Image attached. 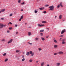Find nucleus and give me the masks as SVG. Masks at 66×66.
Returning <instances> with one entry per match:
<instances>
[{
  "instance_id": "1",
  "label": "nucleus",
  "mask_w": 66,
  "mask_h": 66,
  "mask_svg": "<svg viewBox=\"0 0 66 66\" xmlns=\"http://www.w3.org/2000/svg\"><path fill=\"white\" fill-rule=\"evenodd\" d=\"M54 6H53V5H52L51 6H50L49 7V8H50V9H49L50 11H51V10L53 11L54 9Z\"/></svg>"
},
{
  "instance_id": "2",
  "label": "nucleus",
  "mask_w": 66,
  "mask_h": 66,
  "mask_svg": "<svg viewBox=\"0 0 66 66\" xmlns=\"http://www.w3.org/2000/svg\"><path fill=\"white\" fill-rule=\"evenodd\" d=\"M37 26L38 27H44V26H45L44 24H38Z\"/></svg>"
},
{
  "instance_id": "3",
  "label": "nucleus",
  "mask_w": 66,
  "mask_h": 66,
  "mask_svg": "<svg viewBox=\"0 0 66 66\" xmlns=\"http://www.w3.org/2000/svg\"><path fill=\"white\" fill-rule=\"evenodd\" d=\"M57 53L59 54H63L64 53L62 51H59L57 52Z\"/></svg>"
},
{
  "instance_id": "4",
  "label": "nucleus",
  "mask_w": 66,
  "mask_h": 66,
  "mask_svg": "<svg viewBox=\"0 0 66 66\" xmlns=\"http://www.w3.org/2000/svg\"><path fill=\"white\" fill-rule=\"evenodd\" d=\"M65 31H66V30L65 29H63V30H62L61 32V34H64V33H65Z\"/></svg>"
},
{
  "instance_id": "5",
  "label": "nucleus",
  "mask_w": 66,
  "mask_h": 66,
  "mask_svg": "<svg viewBox=\"0 0 66 66\" xmlns=\"http://www.w3.org/2000/svg\"><path fill=\"white\" fill-rule=\"evenodd\" d=\"M29 53L30 54H31V56H33L34 55V53L32 52V51H30Z\"/></svg>"
},
{
  "instance_id": "6",
  "label": "nucleus",
  "mask_w": 66,
  "mask_h": 66,
  "mask_svg": "<svg viewBox=\"0 0 66 66\" xmlns=\"http://www.w3.org/2000/svg\"><path fill=\"white\" fill-rule=\"evenodd\" d=\"M0 27H0L1 28H3V24H2V23H0Z\"/></svg>"
},
{
  "instance_id": "7",
  "label": "nucleus",
  "mask_w": 66,
  "mask_h": 66,
  "mask_svg": "<svg viewBox=\"0 0 66 66\" xmlns=\"http://www.w3.org/2000/svg\"><path fill=\"white\" fill-rule=\"evenodd\" d=\"M12 41L13 39H11L10 41L8 42L7 43L8 44H10V43H11L12 42Z\"/></svg>"
},
{
  "instance_id": "8",
  "label": "nucleus",
  "mask_w": 66,
  "mask_h": 66,
  "mask_svg": "<svg viewBox=\"0 0 66 66\" xmlns=\"http://www.w3.org/2000/svg\"><path fill=\"white\" fill-rule=\"evenodd\" d=\"M44 62H42L41 63V65H40V66H44Z\"/></svg>"
},
{
  "instance_id": "9",
  "label": "nucleus",
  "mask_w": 66,
  "mask_h": 66,
  "mask_svg": "<svg viewBox=\"0 0 66 66\" xmlns=\"http://www.w3.org/2000/svg\"><path fill=\"white\" fill-rule=\"evenodd\" d=\"M26 55L27 56L29 55H30V53H29V52H27L26 54Z\"/></svg>"
},
{
  "instance_id": "10",
  "label": "nucleus",
  "mask_w": 66,
  "mask_h": 66,
  "mask_svg": "<svg viewBox=\"0 0 66 66\" xmlns=\"http://www.w3.org/2000/svg\"><path fill=\"white\" fill-rule=\"evenodd\" d=\"M53 41L54 43H58L57 41L56 40H54V39Z\"/></svg>"
},
{
  "instance_id": "11",
  "label": "nucleus",
  "mask_w": 66,
  "mask_h": 66,
  "mask_svg": "<svg viewBox=\"0 0 66 66\" xmlns=\"http://www.w3.org/2000/svg\"><path fill=\"white\" fill-rule=\"evenodd\" d=\"M59 19H62V15H60L59 16Z\"/></svg>"
},
{
  "instance_id": "12",
  "label": "nucleus",
  "mask_w": 66,
  "mask_h": 66,
  "mask_svg": "<svg viewBox=\"0 0 66 66\" xmlns=\"http://www.w3.org/2000/svg\"><path fill=\"white\" fill-rule=\"evenodd\" d=\"M60 5L61 7H63V5H62V2L60 3Z\"/></svg>"
},
{
  "instance_id": "13",
  "label": "nucleus",
  "mask_w": 66,
  "mask_h": 66,
  "mask_svg": "<svg viewBox=\"0 0 66 66\" xmlns=\"http://www.w3.org/2000/svg\"><path fill=\"white\" fill-rule=\"evenodd\" d=\"M42 23H47V22L46 21H43L42 22Z\"/></svg>"
},
{
  "instance_id": "14",
  "label": "nucleus",
  "mask_w": 66,
  "mask_h": 66,
  "mask_svg": "<svg viewBox=\"0 0 66 66\" xmlns=\"http://www.w3.org/2000/svg\"><path fill=\"white\" fill-rule=\"evenodd\" d=\"M56 66H60V63H56Z\"/></svg>"
},
{
  "instance_id": "15",
  "label": "nucleus",
  "mask_w": 66,
  "mask_h": 66,
  "mask_svg": "<svg viewBox=\"0 0 66 66\" xmlns=\"http://www.w3.org/2000/svg\"><path fill=\"white\" fill-rule=\"evenodd\" d=\"M39 9L40 10H43L44 9V7L39 8Z\"/></svg>"
},
{
  "instance_id": "16",
  "label": "nucleus",
  "mask_w": 66,
  "mask_h": 66,
  "mask_svg": "<svg viewBox=\"0 0 66 66\" xmlns=\"http://www.w3.org/2000/svg\"><path fill=\"white\" fill-rule=\"evenodd\" d=\"M5 9H3L1 10V12H3L5 11Z\"/></svg>"
},
{
  "instance_id": "17",
  "label": "nucleus",
  "mask_w": 66,
  "mask_h": 66,
  "mask_svg": "<svg viewBox=\"0 0 66 66\" xmlns=\"http://www.w3.org/2000/svg\"><path fill=\"white\" fill-rule=\"evenodd\" d=\"M54 47L55 48H57V45H54Z\"/></svg>"
},
{
  "instance_id": "18",
  "label": "nucleus",
  "mask_w": 66,
  "mask_h": 66,
  "mask_svg": "<svg viewBox=\"0 0 66 66\" xmlns=\"http://www.w3.org/2000/svg\"><path fill=\"white\" fill-rule=\"evenodd\" d=\"M31 34V33L30 32H29L28 33V35L29 36H30Z\"/></svg>"
},
{
  "instance_id": "19",
  "label": "nucleus",
  "mask_w": 66,
  "mask_h": 66,
  "mask_svg": "<svg viewBox=\"0 0 66 66\" xmlns=\"http://www.w3.org/2000/svg\"><path fill=\"white\" fill-rule=\"evenodd\" d=\"M41 39L42 40H43V41L45 40V38H43V37H41Z\"/></svg>"
},
{
  "instance_id": "20",
  "label": "nucleus",
  "mask_w": 66,
  "mask_h": 66,
  "mask_svg": "<svg viewBox=\"0 0 66 66\" xmlns=\"http://www.w3.org/2000/svg\"><path fill=\"white\" fill-rule=\"evenodd\" d=\"M29 61L30 62H32V61H33V60H32V59H30L29 60Z\"/></svg>"
},
{
  "instance_id": "21",
  "label": "nucleus",
  "mask_w": 66,
  "mask_h": 66,
  "mask_svg": "<svg viewBox=\"0 0 66 66\" xmlns=\"http://www.w3.org/2000/svg\"><path fill=\"white\" fill-rule=\"evenodd\" d=\"M35 13H37V10H35L34 11Z\"/></svg>"
},
{
  "instance_id": "22",
  "label": "nucleus",
  "mask_w": 66,
  "mask_h": 66,
  "mask_svg": "<svg viewBox=\"0 0 66 66\" xmlns=\"http://www.w3.org/2000/svg\"><path fill=\"white\" fill-rule=\"evenodd\" d=\"M62 44H65L66 42H62Z\"/></svg>"
},
{
  "instance_id": "23",
  "label": "nucleus",
  "mask_w": 66,
  "mask_h": 66,
  "mask_svg": "<svg viewBox=\"0 0 66 66\" xmlns=\"http://www.w3.org/2000/svg\"><path fill=\"white\" fill-rule=\"evenodd\" d=\"M8 61V59L7 58L5 59V62H7Z\"/></svg>"
},
{
  "instance_id": "24",
  "label": "nucleus",
  "mask_w": 66,
  "mask_h": 66,
  "mask_svg": "<svg viewBox=\"0 0 66 66\" xmlns=\"http://www.w3.org/2000/svg\"><path fill=\"white\" fill-rule=\"evenodd\" d=\"M64 36V35H62L61 36H59L60 37H63V36Z\"/></svg>"
},
{
  "instance_id": "25",
  "label": "nucleus",
  "mask_w": 66,
  "mask_h": 66,
  "mask_svg": "<svg viewBox=\"0 0 66 66\" xmlns=\"http://www.w3.org/2000/svg\"><path fill=\"white\" fill-rule=\"evenodd\" d=\"M22 61H23V62H24V61H25V59L23 58L22 60Z\"/></svg>"
},
{
  "instance_id": "26",
  "label": "nucleus",
  "mask_w": 66,
  "mask_h": 66,
  "mask_svg": "<svg viewBox=\"0 0 66 66\" xmlns=\"http://www.w3.org/2000/svg\"><path fill=\"white\" fill-rule=\"evenodd\" d=\"M44 30H40V32H44Z\"/></svg>"
},
{
  "instance_id": "27",
  "label": "nucleus",
  "mask_w": 66,
  "mask_h": 66,
  "mask_svg": "<svg viewBox=\"0 0 66 66\" xmlns=\"http://www.w3.org/2000/svg\"><path fill=\"white\" fill-rule=\"evenodd\" d=\"M38 49L39 50H39V51H41L42 50V48H38Z\"/></svg>"
},
{
  "instance_id": "28",
  "label": "nucleus",
  "mask_w": 66,
  "mask_h": 66,
  "mask_svg": "<svg viewBox=\"0 0 66 66\" xmlns=\"http://www.w3.org/2000/svg\"><path fill=\"white\" fill-rule=\"evenodd\" d=\"M39 39V38H35V39L36 40H37Z\"/></svg>"
},
{
  "instance_id": "29",
  "label": "nucleus",
  "mask_w": 66,
  "mask_h": 66,
  "mask_svg": "<svg viewBox=\"0 0 66 66\" xmlns=\"http://www.w3.org/2000/svg\"><path fill=\"white\" fill-rule=\"evenodd\" d=\"M19 51H19L17 50L16 51V53H17L18 52H19Z\"/></svg>"
},
{
  "instance_id": "30",
  "label": "nucleus",
  "mask_w": 66,
  "mask_h": 66,
  "mask_svg": "<svg viewBox=\"0 0 66 66\" xmlns=\"http://www.w3.org/2000/svg\"><path fill=\"white\" fill-rule=\"evenodd\" d=\"M23 15H22L21 16V18H21V19H23Z\"/></svg>"
},
{
  "instance_id": "31",
  "label": "nucleus",
  "mask_w": 66,
  "mask_h": 66,
  "mask_svg": "<svg viewBox=\"0 0 66 66\" xmlns=\"http://www.w3.org/2000/svg\"><path fill=\"white\" fill-rule=\"evenodd\" d=\"M9 30H12L13 29V28L12 27H10L9 28Z\"/></svg>"
},
{
  "instance_id": "32",
  "label": "nucleus",
  "mask_w": 66,
  "mask_h": 66,
  "mask_svg": "<svg viewBox=\"0 0 66 66\" xmlns=\"http://www.w3.org/2000/svg\"><path fill=\"white\" fill-rule=\"evenodd\" d=\"M18 3H20V2H21V0H19L18 1Z\"/></svg>"
},
{
  "instance_id": "33",
  "label": "nucleus",
  "mask_w": 66,
  "mask_h": 66,
  "mask_svg": "<svg viewBox=\"0 0 66 66\" xmlns=\"http://www.w3.org/2000/svg\"><path fill=\"white\" fill-rule=\"evenodd\" d=\"M6 53H5L3 55V56H5V55H6Z\"/></svg>"
},
{
  "instance_id": "34",
  "label": "nucleus",
  "mask_w": 66,
  "mask_h": 66,
  "mask_svg": "<svg viewBox=\"0 0 66 66\" xmlns=\"http://www.w3.org/2000/svg\"><path fill=\"white\" fill-rule=\"evenodd\" d=\"M40 34L41 36H43V34L42 33H40Z\"/></svg>"
},
{
  "instance_id": "35",
  "label": "nucleus",
  "mask_w": 66,
  "mask_h": 66,
  "mask_svg": "<svg viewBox=\"0 0 66 66\" xmlns=\"http://www.w3.org/2000/svg\"><path fill=\"white\" fill-rule=\"evenodd\" d=\"M66 40V39H63L62 40V42H65V41Z\"/></svg>"
},
{
  "instance_id": "36",
  "label": "nucleus",
  "mask_w": 66,
  "mask_h": 66,
  "mask_svg": "<svg viewBox=\"0 0 66 66\" xmlns=\"http://www.w3.org/2000/svg\"><path fill=\"white\" fill-rule=\"evenodd\" d=\"M45 7H47V6H49V5H45Z\"/></svg>"
},
{
  "instance_id": "37",
  "label": "nucleus",
  "mask_w": 66,
  "mask_h": 66,
  "mask_svg": "<svg viewBox=\"0 0 66 66\" xmlns=\"http://www.w3.org/2000/svg\"><path fill=\"white\" fill-rule=\"evenodd\" d=\"M43 13H44V14H45V13H46V11H44L43 12Z\"/></svg>"
},
{
  "instance_id": "38",
  "label": "nucleus",
  "mask_w": 66,
  "mask_h": 66,
  "mask_svg": "<svg viewBox=\"0 0 66 66\" xmlns=\"http://www.w3.org/2000/svg\"><path fill=\"white\" fill-rule=\"evenodd\" d=\"M59 41L60 42H61V41H62V38H60L59 39Z\"/></svg>"
},
{
  "instance_id": "39",
  "label": "nucleus",
  "mask_w": 66,
  "mask_h": 66,
  "mask_svg": "<svg viewBox=\"0 0 66 66\" xmlns=\"http://www.w3.org/2000/svg\"><path fill=\"white\" fill-rule=\"evenodd\" d=\"M12 15H13V14H12V13H11L10 14V16H12Z\"/></svg>"
},
{
  "instance_id": "40",
  "label": "nucleus",
  "mask_w": 66,
  "mask_h": 66,
  "mask_svg": "<svg viewBox=\"0 0 66 66\" xmlns=\"http://www.w3.org/2000/svg\"><path fill=\"white\" fill-rule=\"evenodd\" d=\"M57 8H59L60 7V5H59L57 6Z\"/></svg>"
},
{
  "instance_id": "41",
  "label": "nucleus",
  "mask_w": 66,
  "mask_h": 66,
  "mask_svg": "<svg viewBox=\"0 0 66 66\" xmlns=\"http://www.w3.org/2000/svg\"><path fill=\"white\" fill-rule=\"evenodd\" d=\"M24 4V2L23 3H21V4L22 5V4Z\"/></svg>"
},
{
  "instance_id": "42",
  "label": "nucleus",
  "mask_w": 66,
  "mask_h": 66,
  "mask_svg": "<svg viewBox=\"0 0 66 66\" xmlns=\"http://www.w3.org/2000/svg\"><path fill=\"white\" fill-rule=\"evenodd\" d=\"M5 40L4 39H3L2 40V41L3 42H4Z\"/></svg>"
},
{
  "instance_id": "43",
  "label": "nucleus",
  "mask_w": 66,
  "mask_h": 66,
  "mask_svg": "<svg viewBox=\"0 0 66 66\" xmlns=\"http://www.w3.org/2000/svg\"><path fill=\"white\" fill-rule=\"evenodd\" d=\"M21 18H20L19 19V21H21Z\"/></svg>"
},
{
  "instance_id": "44",
  "label": "nucleus",
  "mask_w": 66,
  "mask_h": 66,
  "mask_svg": "<svg viewBox=\"0 0 66 66\" xmlns=\"http://www.w3.org/2000/svg\"><path fill=\"white\" fill-rule=\"evenodd\" d=\"M28 44H30V45H32V43H30V42H28Z\"/></svg>"
},
{
  "instance_id": "45",
  "label": "nucleus",
  "mask_w": 66,
  "mask_h": 66,
  "mask_svg": "<svg viewBox=\"0 0 66 66\" xmlns=\"http://www.w3.org/2000/svg\"><path fill=\"white\" fill-rule=\"evenodd\" d=\"M57 54V53H55L53 54L54 55H56Z\"/></svg>"
},
{
  "instance_id": "46",
  "label": "nucleus",
  "mask_w": 66,
  "mask_h": 66,
  "mask_svg": "<svg viewBox=\"0 0 66 66\" xmlns=\"http://www.w3.org/2000/svg\"><path fill=\"white\" fill-rule=\"evenodd\" d=\"M7 33H10V31L9 30H7Z\"/></svg>"
},
{
  "instance_id": "47",
  "label": "nucleus",
  "mask_w": 66,
  "mask_h": 66,
  "mask_svg": "<svg viewBox=\"0 0 66 66\" xmlns=\"http://www.w3.org/2000/svg\"><path fill=\"white\" fill-rule=\"evenodd\" d=\"M6 24H5V25H3V27H6Z\"/></svg>"
},
{
  "instance_id": "48",
  "label": "nucleus",
  "mask_w": 66,
  "mask_h": 66,
  "mask_svg": "<svg viewBox=\"0 0 66 66\" xmlns=\"http://www.w3.org/2000/svg\"><path fill=\"white\" fill-rule=\"evenodd\" d=\"M9 23L10 24H12V23H11V22H10Z\"/></svg>"
},
{
  "instance_id": "49",
  "label": "nucleus",
  "mask_w": 66,
  "mask_h": 66,
  "mask_svg": "<svg viewBox=\"0 0 66 66\" xmlns=\"http://www.w3.org/2000/svg\"><path fill=\"white\" fill-rule=\"evenodd\" d=\"M18 33V32H16V34H17Z\"/></svg>"
},
{
  "instance_id": "50",
  "label": "nucleus",
  "mask_w": 66,
  "mask_h": 66,
  "mask_svg": "<svg viewBox=\"0 0 66 66\" xmlns=\"http://www.w3.org/2000/svg\"><path fill=\"white\" fill-rule=\"evenodd\" d=\"M15 27H17V24H16L15 25Z\"/></svg>"
},
{
  "instance_id": "51",
  "label": "nucleus",
  "mask_w": 66,
  "mask_h": 66,
  "mask_svg": "<svg viewBox=\"0 0 66 66\" xmlns=\"http://www.w3.org/2000/svg\"><path fill=\"white\" fill-rule=\"evenodd\" d=\"M55 38H54V39H53V40L54 41V40H55Z\"/></svg>"
},
{
  "instance_id": "52",
  "label": "nucleus",
  "mask_w": 66,
  "mask_h": 66,
  "mask_svg": "<svg viewBox=\"0 0 66 66\" xmlns=\"http://www.w3.org/2000/svg\"><path fill=\"white\" fill-rule=\"evenodd\" d=\"M56 17H57V16H55V18H56Z\"/></svg>"
},
{
  "instance_id": "53",
  "label": "nucleus",
  "mask_w": 66,
  "mask_h": 66,
  "mask_svg": "<svg viewBox=\"0 0 66 66\" xmlns=\"http://www.w3.org/2000/svg\"><path fill=\"white\" fill-rule=\"evenodd\" d=\"M21 11H23V9H22L21 10Z\"/></svg>"
},
{
  "instance_id": "54",
  "label": "nucleus",
  "mask_w": 66,
  "mask_h": 66,
  "mask_svg": "<svg viewBox=\"0 0 66 66\" xmlns=\"http://www.w3.org/2000/svg\"><path fill=\"white\" fill-rule=\"evenodd\" d=\"M48 37H48V36H47L46 37V38H48Z\"/></svg>"
},
{
  "instance_id": "55",
  "label": "nucleus",
  "mask_w": 66,
  "mask_h": 66,
  "mask_svg": "<svg viewBox=\"0 0 66 66\" xmlns=\"http://www.w3.org/2000/svg\"><path fill=\"white\" fill-rule=\"evenodd\" d=\"M62 21H63V22H64V21H65V20H62Z\"/></svg>"
},
{
  "instance_id": "56",
  "label": "nucleus",
  "mask_w": 66,
  "mask_h": 66,
  "mask_svg": "<svg viewBox=\"0 0 66 66\" xmlns=\"http://www.w3.org/2000/svg\"><path fill=\"white\" fill-rule=\"evenodd\" d=\"M39 61H37L36 62V63H38V62Z\"/></svg>"
},
{
  "instance_id": "57",
  "label": "nucleus",
  "mask_w": 66,
  "mask_h": 66,
  "mask_svg": "<svg viewBox=\"0 0 66 66\" xmlns=\"http://www.w3.org/2000/svg\"><path fill=\"white\" fill-rule=\"evenodd\" d=\"M24 57V56H22V57H23V58Z\"/></svg>"
},
{
  "instance_id": "58",
  "label": "nucleus",
  "mask_w": 66,
  "mask_h": 66,
  "mask_svg": "<svg viewBox=\"0 0 66 66\" xmlns=\"http://www.w3.org/2000/svg\"><path fill=\"white\" fill-rule=\"evenodd\" d=\"M27 24V23H25V25Z\"/></svg>"
},
{
  "instance_id": "59",
  "label": "nucleus",
  "mask_w": 66,
  "mask_h": 66,
  "mask_svg": "<svg viewBox=\"0 0 66 66\" xmlns=\"http://www.w3.org/2000/svg\"><path fill=\"white\" fill-rule=\"evenodd\" d=\"M47 66H49V64H47Z\"/></svg>"
},
{
  "instance_id": "60",
  "label": "nucleus",
  "mask_w": 66,
  "mask_h": 66,
  "mask_svg": "<svg viewBox=\"0 0 66 66\" xmlns=\"http://www.w3.org/2000/svg\"><path fill=\"white\" fill-rule=\"evenodd\" d=\"M47 30H49V29L48 28H47Z\"/></svg>"
},
{
  "instance_id": "61",
  "label": "nucleus",
  "mask_w": 66,
  "mask_h": 66,
  "mask_svg": "<svg viewBox=\"0 0 66 66\" xmlns=\"http://www.w3.org/2000/svg\"><path fill=\"white\" fill-rule=\"evenodd\" d=\"M1 13V11H0V13Z\"/></svg>"
},
{
  "instance_id": "62",
  "label": "nucleus",
  "mask_w": 66,
  "mask_h": 66,
  "mask_svg": "<svg viewBox=\"0 0 66 66\" xmlns=\"http://www.w3.org/2000/svg\"><path fill=\"white\" fill-rule=\"evenodd\" d=\"M8 25H9V23H8Z\"/></svg>"
},
{
  "instance_id": "63",
  "label": "nucleus",
  "mask_w": 66,
  "mask_h": 66,
  "mask_svg": "<svg viewBox=\"0 0 66 66\" xmlns=\"http://www.w3.org/2000/svg\"><path fill=\"white\" fill-rule=\"evenodd\" d=\"M2 19H3V18H2Z\"/></svg>"
},
{
  "instance_id": "64",
  "label": "nucleus",
  "mask_w": 66,
  "mask_h": 66,
  "mask_svg": "<svg viewBox=\"0 0 66 66\" xmlns=\"http://www.w3.org/2000/svg\"><path fill=\"white\" fill-rule=\"evenodd\" d=\"M1 60V59H0V61Z\"/></svg>"
}]
</instances>
